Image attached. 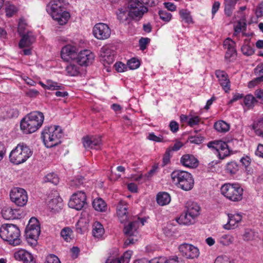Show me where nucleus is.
Wrapping results in <instances>:
<instances>
[{"instance_id":"obj_1","label":"nucleus","mask_w":263,"mask_h":263,"mask_svg":"<svg viewBox=\"0 0 263 263\" xmlns=\"http://www.w3.org/2000/svg\"><path fill=\"white\" fill-rule=\"evenodd\" d=\"M44 120V116L42 112L39 111L31 112L21 120V129L25 134L33 133L42 126Z\"/></svg>"},{"instance_id":"obj_2","label":"nucleus","mask_w":263,"mask_h":263,"mask_svg":"<svg viewBox=\"0 0 263 263\" xmlns=\"http://www.w3.org/2000/svg\"><path fill=\"white\" fill-rule=\"evenodd\" d=\"M46 11L60 25L66 24L70 17V14L65 10L62 0L50 1L47 5Z\"/></svg>"},{"instance_id":"obj_3","label":"nucleus","mask_w":263,"mask_h":263,"mask_svg":"<svg viewBox=\"0 0 263 263\" xmlns=\"http://www.w3.org/2000/svg\"><path fill=\"white\" fill-rule=\"evenodd\" d=\"M63 136L62 128L59 126H46L42 132L41 138L45 145L50 148L58 145L61 143Z\"/></svg>"},{"instance_id":"obj_4","label":"nucleus","mask_w":263,"mask_h":263,"mask_svg":"<svg viewBox=\"0 0 263 263\" xmlns=\"http://www.w3.org/2000/svg\"><path fill=\"white\" fill-rule=\"evenodd\" d=\"M20 235V230L16 225L6 223L0 228V237L13 246L21 243Z\"/></svg>"},{"instance_id":"obj_5","label":"nucleus","mask_w":263,"mask_h":263,"mask_svg":"<svg viewBox=\"0 0 263 263\" xmlns=\"http://www.w3.org/2000/svg\"><path fill=\"white\" fill-rule=\"evenodd\" d=\"M171 176L173 182L183 190L190 191L194 186V179L187 172L175 170L171 173Z\"/></svg>"},{"instance_id":"obj_6","label":"nucleus","mask_w":263,"mask_h":263,"mask_svg":"<svg viewBox=\"0 0 263 263\" xmlns=\"http://www.w3.org/2000/svg\"><path fill=\"white\" fill-rule=\"evenodd\" d=\"M31 155L30 148L24 143H20L11 152L9 159L11 163L18 165L25 162Z\"/></svg>"},{"instance_id":"obj_7","label":"nucleus","mask_w":263,"mask_h":263,"mask_svg":"<svg viewBox=\"0 0 263 263\" xmlns=\"http://www.w3.org/2000/svg\"><path fill=\"white\" fill-rule=\"evenodd\" d=\"M221 194L232 201H239L242 199L243 190L238 184L226 183L221 187Z\"/></svg>"},{"instance_id":"obj_8","label":"nucleus","mask_w":263,"mask_h":263,"mask_svg":"<svg viewBox=\"0 0 263 263\" xmlns=\"http://www.w3.org/2000/svg\"><path fill=\"white\" fill-rule=\"evenodd\" d=\"M139 227V220H134L124 227V232L127 237L124 242L125 246L133 245L140 238L138 231Z\"/></svg>"},{"instance_id":"obj_9","label":"nucleus","mask_w":263,"mask_h":263,"mask_svg":"<svg viewBox=\"0 0 263 263\" xmlns=\"http://www.w3.org/2000/svg\"><path fill=\"white\" fill-rule=\"evenodd\" d=\"M128 8L129 10V17L136 21L141 19L144 14L148 11L147 8L139 0H129Z\"/></svg>"},{"instance_id":"obj_10","label":"nucleus","mask_w":263,"mask_h":263,"mask_svg":"<svg viewBox=\"0 0 263 263\" xmlns=\"http://www.w3.org/2000/svg\"><path fill=\"white\" fill-rule=\"evenodd\" d=\"M11 200L19 206H23L27 203L28 196L26 191L19 187H15L10 193Z\"/></svg>"},{"instance_id":"obj_11","label":"nucleus","mask_w":263,"mask_h":263,"mask_svg":"<svg viewBox=\"0 0 263 263\" xmlns=\"http://www.w3.org/2000/svg\"><path fill=\"white\" fill-rule=\"evenodd\" d=\"M208 147L215 149L217 153L219 158L223 159L230 154V150L228 144L221 140L211 141L208 144Z\"/></svg>"},{"instance_id":"obj_12","label":"nucleus","mask_w":263,"mask_h":263,"mask_svg":"<svg viewBox=\"0 0 263 263\" xmlns=\"http://www.w3.org/2000/svg\"><path fill=\"white\" fill-rule=\"evenodd\" d=\"M86 204V196L85 193L80 191L74 193L71 196L68 203V205L71 208L77 210H80Z\"/></svg>"},{"instance_id":"obj_13","label":"nucleus","mask_w":263,"mask_h":263,"mask_svg":"<svg viewBox=\"0 0 263 263\" xmlns=\"http://www.w3.org/2000/svg\"><path fill=\"white\" fill-rule=\"evenodd\" d=\"M93 34L97 39L105 40L110 36L111 30L107 24L100 23L93 27Z\"/></svg>"},{"instance_id":"obj_14","label":"nucleus","mask_w":263,"mask_h":263,"mask_svg":"<svg viewBox=\"0 0 263 263\" xmlns=\"http://www.w3.org/2000/svg\"><path fill=\"white\" fill-rule=\"evenodd\" d=\"M179 250L182 256L187 259H194L199 255V249L191 244H181L179 247Z\"/></svg>"},{"instance_id":"obj_15","label":"nucleus","mask_w":263,"mask_h":263,"mask_svg":"<svg viewBox=\"0 0 263 263\" xmlns=\"http://www.w3.org/2000/svg\"><path fill=\"white\" fill-rule=\"evenodd\" d=\"M40 232V227L38 220L35 217L31 218L25 229V236L39 238Z\"/></svg>"},{"instance_id":"obj_16","label":"nucleus","mask_w":263,"mask_h":263,"mask_svg":"<svg viewBox=\"0 0 263 263\" xmlns=\"http://www.w3.org/2000/svg\"><path fill=\"white\" fill-rule=\"evenodd\" d=\"M116 52L108 46H103L100 51L101 61L105 66L110 65L115 60Z\"/></svg>"},{"instance_id":"obj_17","label":"nucleus","mask_w":263,"mask_h":263,"mask_svg":"<svg viewBox=\"0 0 263 263\" xmlns=\"http://www.w3.org/2000/svg\"><path fill=\"white\" fill-rule=\"evenodd\" d=\"M94 54L89 50L81 51L77 57V62L81 66H88L94 60Z\"/></svg>"},{"instance_id":"obj_18","label":"nucleus","mask_w":263,"mask_h":263,"mask_svg":"<svg viewBox=\"0 0 263 263\" xmlns=\"http://www.w3.org/2000/svg\"><path fill=\"white\" fill-rule=\"evenodd\" d=\"M83 143L86 148L99 149L102 145L100 137L86 136L83 138Z\"/></svg>"},{"instance_id":"obj_19","label":"nucleus","mask_w":263,"mask_h":263,"mask_svg":"<svg viewBox=\"0 0 263 263\" xmlns=\"http://www.w3.org/2000/svg\"><path fill=\"white\" fill-rule=\"evenodd\" d=\"M61 52V58L67 62L76 59L78 55L77 48L70 45L64 46Z\"/></svg>"},{"instance_id":"obj_20","label":"nucleus","mask_w":263,"mask_h":263,"mask_svg":"<svg viewBox=\"0 0 263 263\" xmlns=\"http://www.w3.org/2000/svg\"><path fill=\"white\" fill-rule=\"evenodd\" d=\"M215 75L223 89L226 92H229L230 89V82L227 73L223 70H217L215 71Z\"/></svg>"},{"instance_id":"obj_21","label":"nucleus","mask_w":263,"mask_h":263,"mask_svg":"<svg viewBox=\"0 0 263 263\" xmlns=\"http://www.w3.org/2000/svg\"><path fill=\"white\" fill-rule=\"evenodd\" d=\"M180 163L186 167L196 168L198 165V160L193 155L185 154L181 157Z\"/></svg>"},{"instance_id":"obj_22","label":"nucleus","mask_w":263,"mask_h":263,"mask_svg":"<svg viewBox=\"0 0 263 263\" xmlns=\"http://www.w3.org/2000/svg\"><path fill=\"white\" fill-rule=\"evenodd\" d=\"M22 38L18 43L20 48L30 47L35 41V37L32 32L27 31L26 34L21 35Z\"/></svg>"},{"instance_id":"obj_23","label":"nucleus","mask_w":263,"mask_h":263,"mask_svg":"<svg viewBox=\"0 0 263 263\" xmlns=\"http://www.w3.org/2000/svg\"><path fill=\"white\" fill-rule=\"evenodd\" d=\"M127 205L126 202L120 201L117 207V213L121 223L126 221L128 219Z\"/></svg>"},{"instance_id":"obj_24","label":"nucleus","mask_w":263,"mask_h":263,"mask_svg":"<svg viewBox=\"0 0 263 263\" xmlns=\"http://www.w3.org/2000/svg\"><path fill=\"white\" fill-rule=\"evenodd\" d=\"M228 217L229 220L227 223L223 226V228L226 230L235 229L242 219V216L239 214H229Z\"/></svg>"},{"instance_id":"obj_25","label":"nucleus","mask_w":263,"mask_h":263,"mask_svg":"<svg viewBox=\"0 0 263 263\" xmlns=\"http://www.w3.org/2000/svg\"><path fill=\"white\" fill-rule=\"evenodd\" d=\"M14 256L16 260H22L24 263H35L33 256L25 250L16 252Z\"/></svg>"},{"instance_id":"obj_26","label":"nucleus","mask_w":263,"mask_h":263,"mask_svg":"<svg viewBox=\"0 0 263 263\" xmlns=\"http://www.w3.org/2000/svg\"><path fill=\"white\" fill-rule=\"evenodd\" d=\"M195 218L187 212L183 213L179 218H177V222L180 224L190 225L195 223Z\"/></svg>"},{"instance_id":"obj_27","label":"nucleus","mask_w":263,"mask_h":263,"mask_svg":"<svg viewBox=\"0 0 263 263\" xmlns=\"http://www.w3.org/2000/svg\"><path fill=\"white\" fill-rule=\"evenodd\" d=\"M17 212L16 210H13L10 207H5L2 210V214L5 219H14L17 218Z\"/></svg>"},{"instance_id":"obj_28","label":"nucleus","mask_w":263,"mask_h":263,"mask_svg":"<svg viewBox=\"0 0 263 263\" xmlns=\"http://www.w3.org/2000/svg\"><path fill=\"white\" fill-rule=\"evenodd\" d=\"M186 212L192 216L196 218L199 214L200 207L198 204L194 202H188L186 203Z\"/></svg>"},{"instance_id":"obj_29","label":"nucleus","mask_w":263,"mask_h":263,"mask_svg":"<svg viewBox=\"0 0 263 263\" xmlns=\"http://www.w3.org/2000/svg\"><path fill=\"white\" fill-rule=\"evenodd\" d=\"M48 205L51 210L58 211L62 208V199L60 197L57 196L54 198L51 199L48 202Z\"/></svg>"},{"instance_id":"obj_30","label":"nucleus","mask_w":263,"mask_h":263,"mask_svg":"<svg viewBox=\"0 0 263 263\" xmlns=\"http://www.w3.org/2000/svg\"><path fill=\"white\" fill-rule=\"evenodd\" d=\"M241 51L242 54L249 57L253 55L255 50L250 44V40L246 39L244 40L243 44L241 47Z\"/></svg>"},{"instance_id":"obj_31","label":"nucleus","mask_w":263,"mask_h":263,"mask_svg":"<svg viewBox=\"0 0 263 263\" xmlns=\"http://www.w3.org/2000/svg\"><path fill=\"white\" fill-rule=\"evenodd\" d=\"M157 203L161 206L168 204L171 201V196L166 192H160L157 196Z\"/></svg>"},{"instance_id":"obj_32","label":"nucleus","mask_w":263,"mask_h":263,"mask_svg":"<svg viewBox=\"0 0 263 263\" xmlns=\"http://www.w3.org/2000/svg\"><path fill=\"white\" fill-rule=\"evenodd\" d=\"M117 18L121 23H129L130 20L129 10L128 11L126 8H120L117 12Z\"/></svg>"},{"instance_id":"obj_33","label":"nucleus","mask_w":263,"mask_h":263,"mask_svg":"<svg viewBox=\"0 0 263 263\" xmlns=\"http://www.w3.org/2000/svg\"><path fill=\"white\" fill-rule=\"evenodd\" d=\"M92 206L96 211L99 212H104L107 209L106 202L101 198H97L93 200Z\"/></svg>"},{"instance_id":"obj_34","label":"nucleus","mask_w":263,"mask_h":263,"mask_svg":"<svg viewBox=\"0 0 263 263\" xmlns=\"http://www.w3.org/2000/svg\"><path fill=\"white\" fill-rule=\"evenodd\" d=\"M92 235L97 238H100L102 237L104 234V229L102 224L99 222H96L93 225Z\"/></svg>"},{"instance_id":"obj_35","label":"nucleus","mask_w":263,"mask_h":263,"mask_svg":"<svg viewBox=\"0 0 263 263\" xmlns=\"http://www.w3.org/2000/svg\"><path fill=\"white\" fill-rule=\"evenodd\" d=\"M252 127L256 135L263 137V118L254 122Z\"/></svg>"},{"instance_id":"obj_36","label":"nucleus","mask_w":263,"mask_h":263,"mask_svg":"<svg viewBox=\"0 0 263 263\" xmlns=\"http://www.w3.org/2000/svg\"><path fill=\"white\" fill-rule=\"evenodd\" d=\"M214 126L217 132L220 133H226L230 129L229 124L223 121H219L215 122Z\"/></svg>"},{"instance_id":"obj_37","label":"nucleus","mask_w":263,"mask_h":263,"mask_svg":"<svg viewBox=\"0 0 263 263\" xmlns=\"http://www.w3.org/2000/svg\"><path fill=\"white\" fill-rule=\"evenodd\" d=\"M258 237V233L251 229H246L242 235L245 241H251Z\"/></svg>"},{"instance_id":"obj_38","label":"nucleus","mask_w":263,"mask_h":263,"mask_svg":"<svg viewBox=\"0 0 263 263\" xmlns=\"http://www.w3.org/2000/svg\"><path fill=\"white\" fill-rule=\"evenodd\" d=\"M72 231L69 227L63 228L61 231V236L66 242H70L72 239Z\"/></svg>"},{"instance_id":"obj_39","label":"nucleus","mask_w":263,"mask_h":263,"mask_svg":"<svg viewBox=\"0 0 263 263\" xmlns=\"http://www.w3.org/2000/svg\"><path fill=\"white\" fill-rule=\"evenodd\" d=\"M66 70L69 76H76L80 73V67L74 64H70L66 66Z\"/></svg>"},{"instance_id":"obj_40","label":"nucleus","mask_w":263,"mask_h":263,"mask_svg":"<svg viewBox=\"0 0 263 263\" xmlns=\"http://www.w3.org/2000/svg\"><path fill=\"white\" fill-rule=\"evenodd\" d=\"M46 89L49 90H62L64 88V86L57 82H53L51 80H48L46 82Z\"/></svg>"},{"instance_id":"obj_41","label":"nucleus","mask_w":263,"mask_h":263,"mask_svg":"<svg viewBox=\"0 0 263 263\" xmlns=\"http://www.w3.org/2000/svg\"><path fill=\"white\" fill-rule=\"evenodd\" d=\"M226 170L228 173L231 175L235 174L238 171V165L234 161L228 162L227 164Z\"/></svg>"},{"instance_id":"obj_42","label":"nucleus","mask_w":263,"mask_h":263,"mask_svg":"<svg viewBox=\"0 0 263 263\" xmlns=\"http://www.w3.org/2000/svg\"><path fill=\"white\" fill-rule=\"evenodd\" d=\"M44 181L56 185L59 182V178L56 174L53 173H49L45 177Z\"/></svg>"},{"instance_id":"obj_43","label":"nucleus","mask_w":263,"mask_h":263,"mask_svg":"<svg viewBox=\"0 0 263 263\" xmlns=\"http://www.w3.org/2000/svg\"><path fill=\"white\" fill-rule=\"evenodd\" d=\"M224 13L227 16H231L236 3L224 2Z\"/></svg>"},{"instance_id":"obj_44","label":"nucleus","mask_w":263,"mask_h":263,"mask_svg":"<svg viewBox=\"0 0 263 263\" xmlns=\"http://www.w3.org/2000/svg\"><path fill=\"white\" fill-rule=\"evenodd\" d=\"M233 237L230 235H223L219 239V242L223 246H228L233 241Z\"/></svg>"},{"instance_id":"obj_45","label":"nucleus","mask_w":263,"mask_h":263,"mask_svg":"<svg viewBox=\"0 0 263 263\" xmlns=\"http://www.w3.org/2000/svg\"><path fill=\"white\" fill-rule=\"evenodd\" d=\"M27 24L24 18H21L18 22L17 31L20 35L26 34L25 29Z\"/></svg>"},{"instance_id":"obj_46","label":"nucleus","mask_w":263,"mask_h":263,"mask_svg":"<svg viewBox=\"0 0 263 263\" xmlns=\"http://www.w3.org/2000/svg\"><path fill=\"white\" fill-rule=\"evenodd\" d=\"M179 14L182 20H183L186 23H190L192 22V19L190 13L187 10H181L179 11Z\"/></svg>"},{"instance_id":"obj_47","label":"nucleus","mask_w":263,"mask_h":263,"mask_svg":"<svg viewBox=\"0 0 263 263\" xmlns=\"http://www.w3.org/2000/svg\"><path fill=\"white\" fill-rule=\"evenodd\" d=\"M243 102L246 106L251 107L257 102V101L253 95H248L245 97Z\"/></svg>"},{"instance_id":"obj_48","label":"nucleus","mask_w":263,"mask_h":263,"mask_svg":"<svg viewBox=\"0 0 263 263\" xmlns=\"http://www.w3.org/2000/svg\"><path fill=\"white\" fill-rule=\"evenodd\" d=\"M160 18L164 22H169L172 18V14L165 10H159L158 12Z\"/></svg>"},{"instance_id":"obj_49","label":"nucleus","mask_w":263,"mask_h":263,"mask_svg":"<svg viewBox=\"0 0 263 263\" xmlns=\"http://www.w3.org/2000/svg\"><path fill=\"white\" fill-rule=\"evenodd\" d=\"M148 139L157 142H165L167 140H164L162 135L159 136H156L154 133H151L148 134L147 137Z\"/></svg>"},{"instance_id":"obj_50","label":"nucleus","mask_w":263,"mask_h":263,"mask_svg":"<svg viewBox=\"0 0 263 263\" xmlns=\"http://www.w3.org/2000/svg\"><path fill=\"white\" fill-rule=\"evenodd\" d=\"M139 61L136 58H132L127 62V65L130 69H136L140 66Z\"/></svg>"},{"instance_id":"obj_51","label":"nucleus","mask_w":263,"mask_h":263,"mask_svg":"<svg viewBox=\"0 0 263 263\" xmlns=\"http://www.w3.org/2000/svg\"><path fill=\"white\" fill-rule=\"evenodd\" d=\"M189 140L192 143L200 144L204 140V137L201 136H191L189 138Z\"/></svg>"},{"instance_id":"obj_52","label":"nucleus","mask_w":263,"mask_h":263,"mask_svg":"<svg viewBox=\"0 0 263 263\" xmlns=\"http://www.w3.org/2000/svg\"><path fill=\"white\" fill-rule=\"evenodd\" d=\"M84 180V178L83 177H78L75 179H73L72 180H71L70 185L71 186H76L78 187L83 184Z\"/></svg>"},{"instance_id":"obj_53","label":"nucleus","mask_w":263,"mask_h":263,"mask_svg":"<svg viewBox=\"0 0 263 263\" xmlns=\"http://www.w3.org/2000/svg\"><path fill=\"white\" fill-rule=\"evenodd\" d=\"M45 263H61L59 258L54 254L48 255Z\"/></svg>"},{"instance_id":"obj_54","label":"nucleus","mask_w":263,"mask_h":263,"mask_svg":"<svg viewBox=\"0 0 263 263\" xmlns=\"http://www.w3.org/2000/svg\"><path fill=\"white\" fill-rule=\"evenodd\" d=\"M132 255V251H127L119 258L122 261V263H129Z\"/></svg>"},{"instance_id":"obj_55","label":"nucleus","mask_w":263,"mask_h":263,"mask_svg":"<svg viewBox=\"0 0 263 263\" xmlns=\"http://www.w3.org/2000/svg\"><path fill=\"white\" fill-rule=\"evenodd\" d=\"M235 42L230 38L226 39L223 42V47L227 50L235 47Z\"/></svg>"},{"instance_id":"obj_56","label":"nucleus","mask_w":263,"mask_h":263,"mask_svg":"<svg viewBox=\"0 0 263 263\" xmlns=\"http://www.w3.org/2000/svg\"><path fill=\"white\" fill-rule=\"evenodd\" d=\"M150 39L149 38L141 37L139 41L140 49L144 50L146 48L147 45L149 43Z\"/></svg>"},{"instance_id":"obj_57","label":"nucleus","mask_w":263,"mask_h":263,"mask_svg":"<svg viewBox=\"0 0 263 263\" xmlns=\"http://www.w3.org/2000/svg\"><path fill=\"white\" fill-rule=\"evenodd\" d=\"M171 150L170 148H167L163 156V166L168 164L170 162Z\"/></svg>"},{"instance_id":"obj_58","label":"nucleus","mask_w":263,"mask_h":263,"mask_svg":"<svg viewBox=\"0 0 263 263\" xmlns=\"http://www.w3.org/2000/svg\"><path fill=\"white\" fill-rule=\"evenodd\" d=\"M254 72L256 74L261 75L260 80L263 81V62L259 64L254 69Z\"/></svg>"},{"instance_id":"obj_59","label":"nucleus","mask_w":263,"mask_h":263,"mask_svg":"<svg viewBox=\"0 0 263 263\" xmlns=\"http://www.w3.org/2000/svg\"><path fill=\"white\" fill-rule=\"evenodd\" d=\"M214 263H231V261L226 256H218L215 259Z\"/></svg>"},{"instance_id":"obj_60","label":"nucleus","mask_w":263,"mask_h":263,"mask_svg":"<svg viewBox=\"0 0 263 263\" xmlns=\"http://www.w3.org/2000/svg\"><path fill=\"white\" fill-rule=\"evenodd\" d=\"M26 239L27 242L32 247H35L37 243L38 238H35L33 236H26Z\"/></svg>"},{"instance_id":"obj_61","label":"nucleus","mask_w":263,"mask_h":263,"mask_svg":"<svg viewBox=\"0 0 263 263\" xmlns=\"http://www.w3.org/2000/svg\"><path fill=\"white\" fill-rule=\"evenodd\" d=\"M164 263H183L181 258H179L177 256H175L172 258H170L168 259H164Z\"/></svg>"},{"instance_id":"obj_62","label":"nucleus","mask_w":263,"mask_h":263,"mask_svg":"<svg viewBox=\"0 0 263 263\" xmlns=\"http://www.w3.org/2000/svg\"><path fill=\"white\" fill-rule=\"evenodd\" d=\"M200 122V118L198 116H194L190 118L187 122L188 124L193 126L194 125H197Z\"/></svg>"},{"instance_id":"obj_63","label":"nucleus","mask_w":263,"mask_h":263,"mask_svg":"<svg viewBox=\"0 0 263 263\" xmlns=\"http://www.w3.org/2000/svg\"><path fill=\"white\" fill-rule=\"evenodd\" d=\"M242 164L245 167H248L251 164V160L250 158L247 156L242 157L240 160Z\"/></svg>"},{"instance_id":"obj_64","label":"nucleus","mask_w":263,"mask_h":263,"mask_svg":"<svg viewBox=\"0 0 263 263\" xmlns=\"http://www.w3.org/2000/svg\"><path fill=\"white\" fill-rule=\"evenodd\" d=\"M255 13L257 17H261L263 16V1L257 7Z\"/></svg>"}]
</instances>
